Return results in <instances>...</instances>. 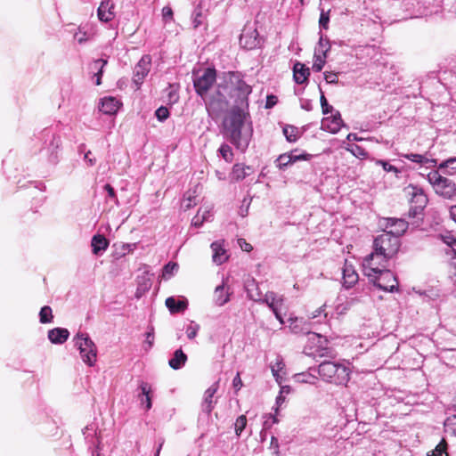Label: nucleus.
<instances>
[{"instance_id": "nucleus-1", "label": "nucleus", "mask_w": 456, "mask_h": 456, "mask_svg": "<svg viewBox=\"0 0 456 456\" xmlns=\"http://www.w3.org/2000/svg\"><path fill=\"white\" fill-rule=\"evenodd\" d=\"M219 89H223L232 101L231 111L248 112V95L252 93V87L240 72L225 73L224 84H219Z\"/></svg>"}, {"instance_id": "nucleus-2", "label": "nucleus", "mask_w": 456, "mask_h": 456, "mask_svg": "<svg viewBox=\"0 0 456 456\" xmlns=\"http://www.w3.org/2000/svg\"><path fill=\"white\" fill-rule=\"evenodd\" d=\"M248 112L230 111L224 121V135L237 149L245 151L250 141L251 128H246L245 123Z\"/></svg>"}, {"instance_id": "nucleus-3", "label": "nucleus", "mask_w": 456, "mask_h": 456, "mask_svg": "<svg viewBox=\"0 0 456 456\" xmlns=\"http://www.w3.org/2000/svg\"><path fill=\"white\" fill-rule=\"evenodd\" d=\"M318 373L322 380L336 385H346L349 380V369L343 364L324 361L318 366Z\"/></svg>"}, {"instance_id": "nucleus-4", "label": "nucleus", "mask_w": 456, "mask_h": 456, "mask_svg": "<svg viewBox=\"0 0 456 456\" xmlns=\"http://www.w3.org/2000/svg\"><path fill=\"white\" fill-rule=\"evenodd\" d=\"M427 178L440 197L451 200L456 197V183L452 179L443 176L438 170L429 172Z\"/></svg>"}, {"instance_id": "nucleus-5", "label": "nucleus", "mask_w": 456, "mask_h": 456, "mask_svg": "<svg viewBox=\"0 0 456 456\" xmlns=\"http://www.w3.org/2000/svg\"><path fill=\"white\" fill-rule=\"evenodd\" d=\"M400 241L396 235L384 232L374 239L373 249L382 256L383 259L392 258L399 250Z\"/></svg>"}, {"instance_id": "nucleus-6", "label": "nucleus", "mask_w": 456, "mask_h": 456, "mask_svg": "<svg viewBox=\"0 0 456 456\" xmlns=\"http://www.w3.org/2000/svg\"><path fill=\"white\" fill-rule=\"evenodd\" d=\"M74 342L79 350L83 362L89 366H93L97 357V349L94 341L86 333L79 332L74 337Z\"/></svg>"}, {"instance_id": "nucleus-7", "label": "nucleus", "mask_w": 456, "mask_h": 456, "mask_svg": "<svg viewBox=\"0 0 456 456\" xmlns=\"http://www.w3.org/2000/svg\"><path fill=\"white\" fill-rule=\"evenodd\" d=\"M387 259H383L382 256L373 250L368 255L362 262L364 275L370 280L377 277V274L387 268Z\"/></svg>"}, {"instance_id": "nucleus-8", "label": "nucleus", "mask_w": 456, "mask_h": 456, "mask_svg": "<svg viewBox=\"0 0 456 456\" xmlns=\"http://www.w3.org/2000/svg\"><path fill=\"white\" fill-rule=\"evenodd\" d=\"M370 281L376 287L384 291L394 292L398 290V281L395 275L387 268L379 273L377 277H373Z\"/></svg>"}, {"instance_id": "nucleus-9", "label": "nucleus", "mask_w": 456, "mask_h": 456, "mask_svg": "<svg viewBox=\"0 0 456 456\" xmlns=\"http://www.w3.org/2000/svg\"><path fill=\"white\" fill-rule=\"evenodd\" d=\"M83 434L89 448L92 449V456H103L100 452L102 448V432H98L94 425H88L85 428Z\"/></svg>"}, {"instance_id": "nucleus-10", "label": "nucleus", "mask_w": 456, "mask_h": 456, "mask_svg": "<svg viewBox=\"0 0 456 456\" xmlns=\"http://www.w3.org/2000/svg\"><path fill=\"white\" fill-rule=\"evenodd\" d=\"M216 77V70L214 69H207L202 75L196 77L193 80L196 93L203 96L215 83Z\"/></svg>"}, {"instance_id": "nucleus-11", "label": "nucleus", "mask_w": 456, "mask_h": 456, "mask_svg": "<svg viewBox=\"0 0 456 456\" xmlns=\"http://www.w3.org/2000/svg\"><path fill=\"white\" fill-rule=\"evenodd\" d=\"M311 155L306 153L297 154V151H292L289 153L281 154L275 160L276 167L280 170H285L289 166L298 160H308Z\"/></svg>"}, {"instance_id": "nucleus-12", "label": "nucleus", "mask_w": 456, "mask_h": 456, "mask_svg": "<svg viewBox=\"0 0 456 456\" xmlns=\"http://www.w3.org/2000/svg\"><path fill=\"white\" fill-rule=\"evenodd\" d=\"M262 42L263 38L259 36L258 30H242L240 36V45L248 50L259 47Z\"/></svg>"}, {"instance_id": "nucleus-13", "label": "nucleus", "mask_w": 456, "mask_h": 456, "mask_svg": "<svg viewBox=\"0 0 456 456\" xmlns=\"http://www.w3.org/2000/svg\"><path fill=\"white\" fill-rule=\"evenodd\" d=\"M223 89L217 90L216 95H213L208 104V110L218 115L221 112L225 111L228 109L229 102L226 100Z\"/></svg>"}, {"instance_id": "nucleus-14", "label": "nucleus", "mask_w": 456, "mask_h": 456, "mask_svg": "<svg viewBox=\"0 0 456 456\" xmlns=\"http://www.w3.org/2000/svg\"><path fill=\"white\" fill-rule=\"evenodd\" d=\"M151 58L150 55H143L134 69V82L140 86L151 69Z\"/></svg>"}, {"instance_id": "nucleus-15", "label": "nucleus", "mask_w": 456, "mask_h": 456, "mask_svg": "<svg viewBox=\"0 0 456 456\" xmlns=\"http://www.w3.org/2000/svg\"><path fill=\"white\" fill-rule=\"evenodd\" d=\"M263 302H265L270 307V309L273 312L275 317L280 321V322L283 323L284 322L281 315V311L283 305V297L271 291L267 292L265 295Z\"/></svg>"}, {"instance_id": "nucleus-16", "label": "nucleus", "mask_w": 456, "mask_h": 456, "mask_svg": "<svg viewBox=\"0 0 456 456\" xmlns=\"http://www.w3.org/2000/svg\"><path fill=\"white\" fill-rule=\"evenodd\" d=\"M232 294L230 287L226 286L224 280L222 284L216 287L213 294V301L216 305L223 306L230 301V297Z\"/></svg>"}, {"instance_id": "nucleus-17", "label": "nucleus", "mask_w": 456, "mask_h": 456, "mask_svg": "<svg viewBox=\"0 0 456 456\" xmlns=\"http://www.w3.org/2000/svg\"><path fill=\"white\" fill-rule=\"evenodd\" d=\"M386 229H389V231L385 230L386 232H391L393 235H396L399 239L408 228V223L404 219L401 218H387L385 219Z\"/></svg>"}, {"instance_id": "nucleus-18", "label": "nucleus", "mask_w": 456, "mask_h": 456, "mask_svg": "<svg viewBox=\"0 0 456 456\" xmlns=\"http://www.w3.org/2000/svg\"><path fill=\"white\" fill-rule=\"evenodd\" d=\"M108 61L106 59L94 60L88 67L91 78L94 80L96 86L102 84V77L103 74V69L107 65Z\"/></svg>"}, {"instance_id": "nucleus-19", "label": "nucleus", "mask_w": 456, "mask_h": 456, "mask_svg": "<svg viewBox=\"0 0 456 456\" xmlns=\"http://www.w3.org/2000/svg\"><path fill=\"white\" fill-rule=\"evenodd\" d=\"M343 126V120L339 111H336L331 117L324 118L322 120V128L331 134H337Z\"/></svg>"}, {"instance_id": "nucleus-20", "label": "nucleus", "mask_w": 456, "mask_h": 456, "mask_svg": "<svg viewBox=\"0 0 456 456\" xmlns=\"http://www.w3.org/2000/svg\"><path fill=\"white\" fill-rule=\"evenodd\" d=\"M218 389V383H214L211 387H209L204 394V398L201 403L202 411L207 414H210L213 411L216 401L214 400V395Z\"/></svg>"}, {"instance_id": "nucleus-21", "label": "nucleus", "mask_w": 456, "mask_h": 456, "mask_svg": "<svg viewBox=\"0 0 456 456\" xmlns=\"http://www.w3.org/2000/svg\"><path fill=\"white\" fill-rule=\"evenodd\" d=\"M306 354L312 356L314 359L317 358H334L336 356V352L333 347L329 346V341L326 338L325 344H319L314 350L306 351Z\"/></svg>"}, {"instance_id": "nucleus-22", "label": "nucleus", "mask_w": 456, "mask_h": 456, "mask_svg": "<svg viewBox=\"0 0 456 456\" xmlns=\"http://www.w3.org/2000/svg\"><path fill=\"white\" fill-rule=\"evenodd\" d=\"M113 9L114 4L111 0H102L97 11L99 20L104 22L111 20L115 16Z\"/></svg>"}, {"instance_id": "nucleus-23", "label": "nucleus", "mask_w": 456, "mask_h": 456, "mask_svg": "<svg viewBox=\"0 0 456 456\" xmlns=\"http://www.w3.org/2000/svg\"><path fill=\"white\" fill-rule=\"evenodd\" d=\"M343 273V284L346 288L349 289L353 287L358 281V274L353 266V265L348 264L346 261L342 269Z\"/></svg>"}, {"instance_id": "nucleus-24", "label": "nucleus", "mask_w": 456, "mask_h": 456, "mask_svg": "<svg viewBox=\"0 0 456 456\" xmlns=\"http://www.w3.org/2000/svg\"><path fill=\"white\" fill-rule=\"evenodd\" d=\"M401 157L405 159H408L411 162L427 166L428 167H434L437 164L436 159L428 158L427 153L426 154L405 153V154H401Z\"/></svg>"}, {"instance_id": "nucleus-25", "label": "nucleus", "mask_w": 456, "mask_h": 456, "mask_svg": "<svg viewBox=\"0 0 456 456\" xmlns=\"http://www.w3.org/2000/svg\"><path fill=\"white\" fill-rule=\"evenodd\" d=\"M120 106V102L115 97H105L102 100L100 105V110L108 115H113L117 113Z\"/></svg>"}, {"instance_id": "nucleus-26", "label": "nucleus", "mask_w": 456, "mask_h": 456, "mask_svg": "<svg viewBox=\"0 0 456 456\" xmlns=\"http://www.w3.org/2000/svg\"><path fill=\"white\" fill-rule=\"evenodd\" d=\"M223 242L224 241L216 240V241L212 242V244L210 246L211 249L213 251V256H212L213 257V261L216 265H222L228 258V256L226 254V250L223 247Z\"/></svg>"}, {"instance_id": "nucleus-27", "label": "nucleus", "mask_w": 456, "mask_h": 456, "mask_svg": "<svg viewBox=\"0 0 456 456\" xmlns=\"http://www.w3.org/2000/svg\"><path fill=\"white\" fill-rule=\"evenodd\" d=\"M69 336V330L64 328H54L48 331V338L53 344L61 345L68 340Z\"/></svg>"}, {"instance_id": "nucleus-28", "label": "nucleus", "mask_w": 456, "mask_h": 456, "mask_svg": "<svg viewBox=\"0 0 456 456\" xmlns=\"http://www.w3.org/2000/svg\"><path fill=\"white\" fill-rule=\"evenodd\" d=\"M428 197L422 188L413 186L411 191V204L419 207V209H424L428 204Z\"/></svg>"}, {"instance_id": "nucleus-29", "label": "nucleus", "mask_w": 456, "mask_h": 456, "mask_svg": "<svg viewBox=\"0 0 456 456\" xmlns=\"http://www.w3.org/2000/svg\"><path fill=\"white\" fill-rule=\"evenodd\" d=\"M140 389L141 393L138 395L140 403L142 406L145 408L146 411H149L152 406L151 396V386L146 382H142L140 384Z\"/></svg>"}, {"instance_id": "nucleus-30", "label": "nucleus", "mask_w": 456, "mask_h": 456, "mask_svg": "<svg viewBox=\"0 0 456 456\" xmlns=\"http://www.w3.org/2000/svg\"><path fill=\"white\" fill-rule=\"evenodd\" d=\"M310 70L304 64L297 62L293 67V77L297 84H304L307 81Z\"/></svg>"}, {"instance_id": "nucleus-31", "label": "nucleus", "mask_w": 456, "mask_h": 456, "mask_svg": "<svg viewBox=\"0 0 456 456\" xmlns=\"http://www.w3.org/2000/svg\"><path fill=\"white\" fill-rule=\"evenodd\" d=\"M91 246L93 248V253L94 255H100L107 249L109 241L103 235L96 234L92 238Z\"/></svg>"}, {"instance_id": "nucleus-32", "label": "nucleus", "mask_w": 456, "mask_h": 456, "mask_svg": "<svg viewBox=\"0 0 456 456\" xmlns=\"http://www.w3.org/2000/svg\"><path fill=\"white\" fill-rule=\"evenodd\" d=\"M245 289L249 299L254 301H261L262 294L258 289L257 284L254 279H248L245 281Z\"/></svg>"}, {"instance_id": "nucleus-33", "label": "nucleus", "mask_w": 456, "mask_h": 456, "mask_svg": "<svg viewBox=\"0 0 456 456\" xmlns=\"http://www.w3.org/2000/svg\"><path fill=\"white\" fill-rule=\"evenodd\" d=\"M186 361L187 355L182 349H177L175 351L173 357L168 361V364L173 370H180L184 366Z\"/></svg>"}, {"instance_id": "nucleus-34", "label": "nucleus", "mask_w": 456, "mask_h": 456, "mask_svg": "<svg viewBox=\"0 0 456 456\" xmlns=\"http://www.w3.org/2000/svg\"><path fill=\"white\" fill-rule=\"evenodd\" d=\"M252 169L249 166H244L242 164H235L232 167V175L236 181H240L250 175Z\"/></svg>"}, {"instance_id": "nucleus-35", "label": "nucleus", "mask_w": 456, "mask_h": 456, "mask_svg": "<svg viewBox=\"0 0 456 456\" xmlns=\"http://www.w3.org/2000/svg\"><path fill=\"white\" fill-rule=\"evenodd\" d=\"M212 216V211L211 209L204 208V209H199L196 216L191 220V224L194 227H200L204 222L209 221L210 217Z\"/></svg>"}, {"instance_id": "nucleus-36", "label": "nucleus", "mask_w": 456, "mask_h": 456, "mask_svg": "<svg viewBox=\"0 0 456 456\" xmlns=\"http://www.w3.org/2000/svg\"><path fill=\"white\" fill-rule=\"evenodd\" d=\"M325 342L326 338L322 337V335L315 332L308 333V342L305 347V354H306V351L314 350V348L317 347V345L321 343L325 344Z\"/></svg>"}, {"instance_id": "nucleus-37", "label": "nucleus", "mask_w": 456, "mask_h": 456, "mask_svg": "<svg viewBox=\"0 0 456 456\" xmlns=\"http://www.w3.org/2000/svg\"><path fill=\"white\" fill-rule=\"evenodd\" d=\"M166 306L171 314H175L183 311L187 304L183 301H176L175 297H169L166 299Z\"/></svg>"}, {"instance_id": "nucleus-38", "label": "nucleus", "mask_w": 456, "mask_h": 456, "mask_svg": "<svg viewBox=\"0 0 456 456\" xmlns=\"http://www.w3.org/2000/svg\"><path fill=\"white\" fill-rule=\"evenodd\" d=\"M61 145V139L60 137L53 136V139L50 142L49 151H51V154L49 156V161L51 163H57L58 162V156H57V149H59Z\"/></svg>"}, {"instance_id": "nucleus-39", "label": "nucleus", "mask_w": 456, "mask_h": 456, "mask_svg": "<svg viewBox=\"0 0 456 456\" xmlns=\"http://www.w3.org/2000/svg\"><path fill=\"white\" fill-rule=\"evenodd\" d=\"M439 170H444L447 175H453L456 173V159L451 158L445 161H443L439 167Z\"/></svg>"}, {"instance_id": "nucleus-40", "label": "nucleus", "mask_w": 456, "mask_h": 456, "mask_svg": "<svg viewBox=\"0 0 456 456\" xmlns=\"http://www.w3.org/2000/svg\"><path fill=\"white\" fill-rule=\"evenodd\" d=\"M53 311L48 305H45L39 312V321L41 323H51L53 322Z\"/></svg>"}, {"instance_id": "nucleus-41", "label": "nucleus", "mask_w": 456, "mask_h": 456, "mask_svg": "<svg viewBox=\"0 0 456 456\" xmlns=\"http://www.w3.org/2000/svg\"><path fill=\"white\" fill-rule=\"evenodd\" d=\"M428 456H449L445 439L443 438L436 448L428 454Z\"/></svg>"}, {"instance_id": "nucleus-42", "label": "nucleus", "mask_w": 456, "mask_h": 456, "mask_svg": "<svg viewBox=\"0 0 456 456\" xmlns=\"http://www.w3.org/2000/svg\"><path fill=\"white\" fill-rule=\"evenodd\" d=\"M346 150L358 159H364L368 155V153L362 147L354 143L349 144L346 147Z\"/></svg>"}, {"instance_id": "nucleus-43", "label": "nucleus", "mask_w": 456, "mask_h": 456, "mask_svg": "<svg viewBox=\"0 0 456 456\" xmlns=\"http://www.w3.org/2000/svg\"><path fill=\"white\" fill-rule=\"evenodd\" d=\"M204 15L202 13V7L200 4L197 5L192 13V22L194 28L203 25Z\"/></svg>"}, {"instance_id": "nucleus-44", "label": "nucleus", "mask_w": 456, "mask_h": 456, "mask_svg": "<svg viewBox=\"0 0 456 456\" xmlns=\"http://www.w3.org/2000/svg\"><path fill=\"white\" fill-rule=\"evenodd\" d=\"M283 134L289 142H294L297 140V128L293 126H286L283 128Z\"/></svg>"}, {"instance_id": "nucleus-45", "label": "nucleus", "mask_w": 456, "mask_h": 456, "mask_svg": "<svg viewBox=\"0 0 456 456\" xmlns=\"http://www.w3.org/2000/svg\"><path fill=\"white\" fill-rule=\"evenodd\" d=\"M319 46L318 48L315 50V53H318V54H322L323 55V58H325L326 56V53L329 51L330 49V46H329V41L328 39H324L322 35L320 36V38H319V43H318Z\"/></svg>"}, {"instance_id": "nucleus-46", "label": "nucleus", "mask_w": 456, "mask_h": 456, "mask_svg": "<svg viewBox=\"0 0 456 456\" xmlns=\"http://www.w3.org/2000/svg\"><path fill=\"white\" fill-rule=\"evenodd\" d=\"M219 152L226 162H232L233 154L229 145L224 143L222 144L221 147L219 148Z\"/></svg>"}, {"instance_id": "nucleus-47", "label": "nucleus", "mask_w": 456, "mask_h": 456, "mask_svg": "<svg viewBox=\"0 0 456 456\" xmlns=\"http://www.w3.org/2000/svg\"><path fill=\"white\" fill-rule=\"evenodd\" d=\"M247 425V418L245 415H240L237 418L234 428L237 436H240L241 432L244 430Z\"/></svg>"}, {"instance_id": "nucleus-48", "label": "nucleus", "mask_w": 456, "mask_h": 456, "mask_svg": "<svg viewBox=\"0 0 456 456\" xmlns=\"http://www.w3.org/2000/svg\"><path fill=\"white\" fill-rule=\"evenodd\" d=\"M200 330V325L195 323L194 322H191L190 324L186 328V335L189 339H193L196 338L198 331Z\"/></svg>"}, {"instance_id": "nucleus-49", "label": "nucleus", "mask_w": 456, "mask_h": 456, "mask_svg": "<svg viewBox=\"0 0 456 456\" xmlns=\"http://www.w3.org/2000/svg\"><path fill=\"white\" fill-rule=\"evenodd\" d=\"M444 427L447 431L456 436V415L448 417L444 421Z\"/></svg>"}, {"instance_id": "nucleus-50", "label": "nucleus", "mask_w": 456, "mask_h": 456, "mask_svg": "<svg viewBox=\"0 0 456 456\" xmlns=\"http://www.w3.org/2000/svg\"><path fill=\"white\" fill-rule=\"evenodd\" d=\"M320 92H321L320 102H321L322 110V113L324 115H326L333 110V107L328 103L327 99L324 96V94L321 88H320Z\"/></svg>"}, {"instance_id": "nucleus-51", "label": "nucleus", "mask_w": 456, "mask_h": 456, "mask_svg": "<svg viewBox=\"0 0 456 456\" xmlns=\"http://www.w3.org/2000/svg\"><path fill=\"white\" fill-rule=\"evenodd\" d=\"M178 270V265L174 262H169L164 266L163 276L170 277Z\"/></svg>"}, {"instance_id": "nucleus-52", "label": "nucleus", "mask_w": 456, "mask_h": 456, "mask_svg": "<svg viewBox=\"0 0 456 456\" xmlns=\"http://www.w3.org/2000/svg\"><path fill=\"white\" fill-rule=\"evenodd\" d=\"M145 335L146 338L144 341V348L148 351L151 348L154 343V329L151 327Z\"/></svg>"}, {"instance_id": "nucleus-53", "label": "nucleus", "mask_w": 456, "mask_h": 456, "mask_svg": "<svg viewBox=\"0 0 456 456\" xmlns=\"http://www.w3.org/2000/svg\"><path fill=\"white\" fill-rule=\"evenodd\" d=\"M73 37L76 41H77L78 44H83L89 39L90 35L86 30H77L74 34Z\"/></svg>"}, {"instance_id": "nucleus-54", "label": "nucleus", "mask_w": 456, "mask_h": 456, "mask_svg": "<svg viewBox=\"0 0 456 456\" xmlns=\"http://www.w3.org/2000/svg\"><path fill=\"white\" fill-rule=\"evenodd\" d=\"M155 116L159 121L163 122L169 117V111L167 108L161 106L155 111Z\"/></svg>"}, {"instance_id": "nucleus-55", "label": "nucleus", "mask_w": 456, "mask_h": 456, "mask_svg": "<svg viewBox=\"0 0 456 456\" xmlns=\"http://www.w3.org/2000/svg\"><path fill=\"white\" fill-rule=\"evenodd\" d=\"M283 368L281 361H278L275 365H271V370L277 382H281V378L279 375V371Z\"/></svg>"}, {"instance_id": "nucleus-56", "label": "nucleus", "mask_w": 456, "mask_h": 456, "mask_svg": "<svg viewBox=\"0 0 456 456\" xmlns=\"http://www.w3.org/2000/svg\"><path fill=\"white\" fill-rule=\"evenodd\" d=\"M314 56L316 58V60L313 64V69L315 72H320L325 64V61L323 58H322L321 54L315 53Z\"/></svg>"}, {"instance_id": "nucleus-57", "label": "nucleus", "mask_w": 456, "mask_h": 456, "mask_svg": "<svg viewBox=\"0 0 456 456\" xmlns=\"http://www.w3.org/2000/svg\"><path fill=\"white\" fill-rule=\"evenodd\" d=\"M297 379L298 381L306 382L310 384H314V380L317 379V378L314 375L305 373L297 374Z\"/></svg>"}, {"instance_id": "nucleus-58", "label": "nucleus", "mask_w": 456, "mask_h": 456, "mask_svg": "<svg viewBox=\"0 0 456 456\" xmlns=\"http://www.w3.org/2000/svg\"><path fill=\"white\" fill-rule=\"evenodd\" d=\"M324 79L328 84H337L338 82V73L331 71H325L323 73Z\"/></svg>"}, {"instance_id": "nucleus-59", "label": "nucleus", "mask_w": 456, "mask_h": 456, "mask_svg": "<svg viewBox=\"0 0 456 456\" xmlns=\"http://www.w3.org/2000/svg\"><path fill=\"white\" fill-rule=\"evenodd\" d=\"M179 95L176 90L173 89L172 86H169V92L167 94V102L170 104H174L178 102Z\"/></svg>"}, {"instance_id": "nucleus-60", "label": "nucleus", "mask_w": 456, "mask_h": 456, "mask_svg": "<svg viewBox=\"0 0 456 456\" xmlns=\"http://www.w3.org/2000/svg\"><path fill=\"white\" fill-rule=\"evenodd\" d=\"M377 164H378V165H381V166H382V167H383V169H384L385 171H387V172H395V173H397V172H398L397 168H396L395 166H393V165L389 164V163H388V162H387V161H384V160H378V161H377Z\"/></svg>"}, {"instance_id": "nucleus-61", "label": "nucleus", "mask_w": 456, "mask_h": 456, "mask_svg": "<svg viewBox=\"0 0 456 456\" xmlns=\"http://www.w3.org/2000/svg\"><path fill=\"white\" fill-rule=\"evenodd\" d=\"M330 20L329 13L324 12L323 11L321 13L319 24L321 28H327L328 23Z\"/></svg>"}, {"instance_id": "nucleus-62", "label": "nucleus", "mask_w": 456, "mask_h": 456, "mask_svg": "<svg viewBox=\"0 0 456 456\" xmlns=\"http://www.w3.org/2000/svg\"><path fill=\"white\" fill-rule=\"evenodd\" d=\"M422 211L423 209H419V207L418 206H415V205H411V208L409 209V217H418L419 215L422 214Z\"/></svg>"}, {"instance_id": "nucleus-63", "label": "nucleus", "mask_w": 456, "mask_h": 456, "mask_svg": "<svg viewBox=\"0 0 456 456\" xmlns=\"http://www.w3.org/2000/svg\"><path fill=\"white\" fill-rule=\"evenodd\" d=\"M238 243L243 251L250 252L253 249L251 244L248 243L244 239H239Z\"/></svg>"}, {"instance_id": "nucleus-64", "label": "nucleus", "mask_w": 456, "mask_h": 456, "mask_svg": "<svg viewBox=\"0 0 456 456\" xmlns=\"http://www.w3.org/2000/svg\"><path fill=\"white\" fill-rule=\"evenodd\" d=\"M232 386L234 387V389L237 391H239L243 384H242V380L240 379V373H237V375L234 377L233 380H232Z\"/></svg>"}]
</instances>
